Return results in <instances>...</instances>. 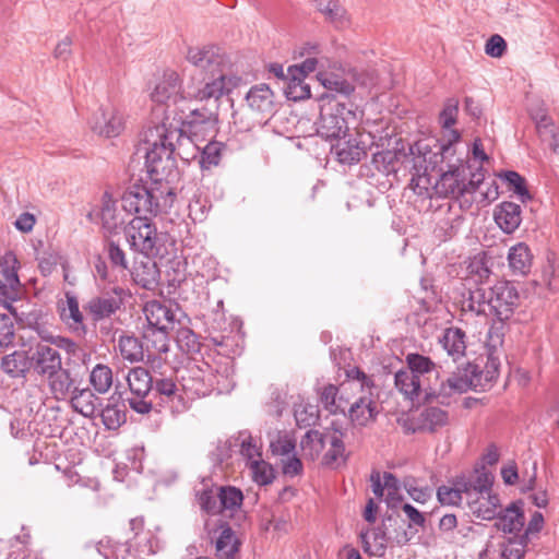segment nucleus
I'll return each instance as SVG.
<instances>
[{"instance_id":"1","label":"nucleus","mask_w":559,"mask_h":559,"mask_svg":"<svg viewBox=\"0 0 559 559\" xmlns=\"http://www.w3.org/2000/svg\"><path fill=\"white\" fill-rule=\"evenodd\" d=\"M143 141L146 145L145 166L154 183L133 185L122 195L124 212L135 216L155 217L173 205L175 193L167 183H163L167 170L174 167L173 155L177 147L192 144L190 138H182L176 128L159 124L145 130Z\"/></svg>"},{"instance_id":"2","label":"nucleus","mask_w":559,"mask_h":559,"mask_svg":"<svg viewBox=\"0 0 559 559\" xmlns=\"http://www.w3.org/2000/svg\"><path fill=\"white\" fill-rule=\"evenodd\" d=\"M461 134L451 130L444 139H421L415 142L419 163L428 162L436 169L433 190L439 197L460 198L474 193L485 179L483 167L471 170L467 156L459 152Z\"/></svg>"},{"instance_id":"3","label":"nucleus","mask_w":559,"mask_h":559,"mask_svg":"<svg viewBox=\"0 0 559 559\" xmlns=\"http://www.w3.org/2000/svg\"><path fill=\"white\" fill-rule=\"evenodd\" d=\"M185 58L194 68L187 83V94L191 99L217 102L241 83L240 76L229 72L228 59L217 46H190Z\"/></svg>"},{"instance_id":"4","label":"nucleus","mask_w":559,"mask_h":559,"mask_svg":"<svg viewBox=\"0 0 559 559\" xmlns=\"http://www.w3.org/2000/svg\"><path fill=\"white\" fill-rule=\"evenodd\" d=\"M497 377L498 364L496 359L489 357L486 370L480 369L476 364L468 362L439 384L424 383L406 369H401L395 373L394 382L396 389L411 401L425 393L427 397H436L445 404L449 403L448 400L451 396L465 393L468 390H486Z\"/></svg>"},{"instance_id":"5","label":"nucleus","mask_w":559,"mask_h":559,"mask_svg":"<svg viewBox=\"0 0 559 559\" xmlns=\"http://www.w3.org/2000/svg\"><path fill=\"white\" fill-rule=\"evenodd\" d=\"M348 380L342 384L343 391H350L354 401H349L347 415L356 426L366 427L373 423L380 413L378 395L374 393V384L359 368H353L347 372Z\"/></svg>"},{"instance_id":"6","label":"nucleus","mask_w":559,"mask_h":559,"mask_svg":"<svg viewBox=\"0 0 559 559\" xmlns=\"http://www.w3.org/2000/svg\"><path fill=\"white\" fill-rule=\"evenodd\" d=\"M321 102L318 134L330 141L347 136L360 119L357 108L352 103H340L329 94L322 95Z\"/></svg>"},{"instance_id":"7","label":"nucleus","mask_w":559,"mask_h":559,"mask_svg":"<svg viewBox=\"0 0 559 559\" xmlns=\"http://www.w3.org/2000/svg\"><path fill=\"white\" fill-rule=\"evenodd\" d=\"M128 242L136 252L145 257L164 258L168 251L166 248V236L157 231L152 218L134 216L126 230Z\"/></svg>"},{"instance_id":"8","label":"nucleus","mask_w":559,"mask_h":559,"mask_svg":"<svg viewBox=\"0 0 559 559\" xmlns=\"http://www.w3.org/2000/svg\"><path fill=\"white\" fill-rule=\"evenodd\" d=\"M150 98L153 103L165 106L164 114L166 117L160 124L165 123L167 128H176L180 133H182L179 128L166 122V120L169 119V108L171 105H177L179 102L187 98L191 99L187 94V87L182 90V80L179 73L171 69L165 70L151 87ZM156 126H159V123L154 124V127ZM151 128H153V126H151ZM148 129L150 127L146 130ZM181 135L182 138H186L183 134Z\"/></svg>"},{"instance_id":"9","label":"nucleus","mask_w":559,"mask_h":559,"mask_svg":"<svg viewBox=\"0 0 559 559\" xmlns=\"http://www.w3.org/2000/svg\"><path fill=\"white\" fill-rule=\"evenodd\" d=\"M181 391L188 397H201L214 391V367L205 361L190 362L180 376Z\"/></svg>"},{"instance_id":"10","label":"nucleus","mask_w":559,"mask_h":559,"mask_svg":"<svg viewBox=\"0 0 559 559\" xmlns=\"http://www.w3.org/2000/svg\"><path fill=\"white\" fill-rule=\"evenodd\" d=\"M153 381L150 371L143 367H134L128 372L127 382L131 392L128 403L134 412L148 414L152 411L153 403L146 397L153 390Z\"/></svg>"},{"instance_id":"11","label":"nucleus","mask_w":559,"mask_h":559,"mask_svg":"<svg viewBox=\"0 0 559 559\" xmlns=\"http://www.w3.org/2000/svg\"><path fill=\"white\" fill-rule=\"evenodd\" d=\"M91 130L104 138H116L126 126L124 112L114 105L100 106L88 119Z\"/></svg>"},{"instance_id":"12","label":"nucleus","mask_w":559,"mask_h":559,"mask_svg":"<svg viewBox=\"0 0 559 559\" xmlns=\"http://www.w3.org/2000/svg\"><path fill=\"white\" fill-rule=\"evenodd\" d=\"M490 302L492 316L499 321L509 320L520 302V294L516 286L508 281L497 282L490 288Z\"/></svg>"},{"instance_id":"13","label":"nucleus","mask_w":559,"mask_h":559,"mask_svg":"<svg viewBox=\"0 0 559 559\" xmlns=\"http://www.w3.org/2000/svg\"><path fill=\"white\" fill-rule=\"evenodd\" d=\"M368 139L369 135L362 132H348L347 136L334 139L336 143L331 146V152L342 164H357L367 155Z\"/></svg>"},{"instance_id":"14","label":"nucleus","mask_w":559,"mask_h":559,"mask_svg":"<svg viewBox=\"0 0 559 559\" xmlns=\"http://www.w3.org/2000/svg\"><path fill=\"white\" fill-rule=\"evenodd\" d=\"M126 295L122 287H114L109 292L92 297L84 306V310L95 322L108 319L121 308Z\"/></svg>"},{"instance_id":"15","label":"nucleus","mask_w":559,"mask_h":559,"mask_svg":"<svg viewBox=\"0 0 559 559\" xmlns=\"http://www.w3.org/2000/svg\"><path fill=\"white\" fill-rule=\"evenodd\" d=\"M31 362L34 372L40 377L53 376L62 368V358L48 343L39 342L31 348Z\"/></svg>"},{"instance_id":"16","label":"nucleus","mask_w":559,"mask_h":559,"mask_svg":"<svg viewBox=\"0 0 559 559\" xmlns=\"http://www.w3.org/2000/svg\"><path fill=\"white\" fill-rule=\"evenodd\" d=\"M178 312L177 305L159 300L147 301L143 307L146 320L143 326L175 329Z\"/></svg>"},{"instance_id":"17","label":"nucleus","mask_w":559,"mask_h":559,"mask_svg":"<svg viewBox=\"0 0 559 559\" xmlns=\"http://www.w3.org/2000/svg\"><path fill=\"white\" fill-rule=\"evenodd\" d=\"M409 152L413 162L411 187L416 194L432 198L436 192L433 190L435 180H432L430 173L436 171V169H432L428 162H417L421 154L415 151V144L411 146Z\"/></svg>"},{"instance_id":"18","label":"nucleus","mask_w":559,"mask_h":559,"mask_svg":"<svg viewBox=\"0 0 559 559\" xmlns=\"http://www.w3.org/2000/svg\"><path fill=\"white\" fill-rule=\"evenodd\" d=\"M525 525V515L522 501L511 502L499 510L493 526L506 535H521Z\"/></svg>"},{"instance_id":"19","label":"nucleus","mask_w":559,"mask_h":559,"mask_svg":"<svg viewBox=\"0 0 559 559\" xmlns=\"http://www.w3.org/2000/svg\"><path fill=\"white\" fill-rule=\"evenodd\" d=\"M347 460L344 444V433L336 428H325V450L322 455V465L336 468Z\"/></svg>"},{"instance_id":"20","label":"nucleus","mask_w":559,"mask_h":559,"mask_svg":"<svg viewBox=\"0 0 559 559\" xmlns=\"http://www.w3.org/2000/svg\"><path fill=\"white\" fill-rule=\"evenodd\" d=\"M245 100L247 107L255 115L265 117L274 110V93L265 83L251 86Z\"/></svg>"},{"instance_id":"21","label":"nucleus","mask_w":559,"mask_h":559,"mask_svg":"<svg viewBox=\"0 0 559 559\" xmlns=\"http://www.w3.org/2000/svg\"><path fill=\"white\" fill-rule=\"evenodd\" d=\"M156 257H145L136 260L131 270V276L138 285L145 289H153L159 280V270L156 262Z\"/></svg>"},{"instance_id":"22","label":"nucleus","mask_w":559,"mask_h":559,"mask_svg":"<svg viewBox=\"0 0 559 559\" xmlns=\"http://www.w3.org/2000/svg\"><path fill=\"white\" fill-rule=\"evenodd\" d=\"M493 218L504 234H512L522 223V209L514 202H502L496 206Z\"/></svg>"},{"instance_id":"23","label":"nucleus","mask_w":559,"mask_h":559,"mask_svg":"<svg viewBox=\"0 0 559 559\" xmlns=\"http://www.w3.org/2000/svg\"><path fill=\"white\" fill-rule=\"evenodd\" d=\"M173 329L142 328V338L147 357H155L169 350V332Z\"/></svg>"},{"instance_id":"24","label":"nucleus","mask_w":559,"mask_h":559,"mask_svg":"<svg viewBox=\"0 0 559 559\" xmlns=\"http://www.w3.org/2000/svg\"><path fill=\"white\" fill-rule=\"evenodd\" d=\"M61 321L73 332H85L83 314L79 307L78 298L70 293L66 294V299L58 305Z\"/></svg>"},{"instance_id":"25","label":"nucleus","mask_w":559,"mask_h":559,"mask_svg":"<svg viewBox=\"0 0 559 559\" xmlns=\"http://www.w3.org/2000/svg\"><path fill=\"white\" fill-rule=\"evenodd\" d=\"M472 513L481 520L492 521L501 509L499 497L496 493L477 495L467 499Z\"/></svg>"},{"instance_id":"26","label":"nucleus","mask_w":559,"mask_h":559,"mask_svg":"<svg viewBox=\"0 0 559 559\" xmlns=\"http://www.w3.org/2000/svg\"><path fill=\"white\" fill-rule=\"evenodd\" d=\"M406 370L413 372L424 383H432L431 379H439V368L429 357L412 353L406 356Z\"/></svg>"},{"instance_id":"27","label":"nucleus","mask_w":559,"mask_h":559,"mask_svg":"<svg viewBox=\"0 0 559 559\" xmlns=\"http://www.w3.org/2000/svg\"><path fill=\"white\" fill-rule=\"evenodd\" d=\"M533 264V254L525 242H518L510 247L508 265L513 275L524 276L530 273Z\"/></svg>"},{"instance_id":"28","label":"nucleus","mask_w":559,"mask_h":559,"mask_svg":"<svg viewBox=\"0 0 559 559\" xmlns=\"http://www.w3.org/2000/svg\"><path fill=\"white\" fill-rule=\"evenodd\" d=\"M69 401L74 412L87 418H92L100 406L99 399L88 388H74Z\"/></svg>"},{"instance_id":"29","label":"nucleus","mask_w":559,"mask_h":559,"mask_svg":"<svg viewBox=\"0 0 559 559\" xmlns=\"http://www.w3.org/2000/svg\"><path fill=\"white\" fill-rule=\"evenodd\" d=\"M465 332L459 328H448L444 330L439 343L447 352L448 356L457 361L465 355L466 350Z\"/></svg>"},{"instance_id":"30","label":"nucleus","mask_w":559,"mask_h":559,"mask_svg":"<svg viewBox=\"0 0 559 559\" xmlns=\"http://www.w3.org/2000/svg\"><path fill=\"white\" fill-rule=\"evenodd\" d=\"M97 215L100 217L104 229L109 233L117 230L124 224V218L118 210L117 201L108 192H105L102 198V206Z\"/></svg>"},{"instance_id":"31","label":"nucleus","mask_w":559,"mask_h":559,"mask_svg":"<svg viewBox=\"0 0 559 559\" xmlns=\"http://www.w3.org/2000/svg\"><path fill=\"white\" fill-rule=\"evenodd\" d=\"M235 447L239 448L240 455L246 465L262 457V442L259 437L252 436L249 430H241L234 438Z\"/></svg>"},{"instance_id":"32","label":"nucleus","mask_w":559,"mask_h":559,"mask_svg":"<svg viewBox=\"0 0 559 559\" xmlns=\"http://www.w3.org/2000/svg\"><path fill=\"white\" fill-rule=\"evenodd\" d=\"M1 368L12 378L24 377L32 369L31 355L25 350H14L2 358Z\"/></svg>"},{"instance_id":"33","label":"nucleus","mask_w":559,"mask_h":559,"mask_svg":"<svg viewBox=\"0 0 559 559\" xmlns=\"http://www.w3.org/2000/svg\"><path fill=\"white\" fill-rule=\"evenodd\" d=\"M462 480L466 484L467 499L477 495H488L491 492L493 476L485 468L476 469L471 476H462Z\"/></svg>"},{"instance_id":"34","label":"nucleus","mask_w":559,"mask_h":559,"mask_svg":"<svg viewBox=\"0 0 559 559\" xmlns=\"http://www.w3.org/2000/svg\"><path fill=\"white\" fill-rule=\"evenodd\" d=\"M51 394L57 401H67L73 391V379L70 371L60 368L53 376L46 377Z\"/></svg>"},{"instance_id":"35","label":"nucleus","mask_w":559,"mask_h":559,"mask_svg":"<svg viewBox=\"0 0 559 559\" xmlns=\"http://www.w3.org/2000/svg\"><path fill=\"white\" fill-rule=\"evenodd\" d=\"M360 539L365 552L376 557L384 556L389 538L382 527L361 532Z\"/></svg>"},{"instance_id":"36","label":"nucleus","mask_w":559,"mask_h":559,"mask_svg":"<svg viewBox=\"0 0 559 559\" xmlns=\"http://www.w3.org/2000/svg\"><path fill=\"white\" fill-rule=\"evenodd\" d=\"M129 524L130 530L134 533L133 538L136 540V550L143 555H154L157 540L150 532H144V519H131Z\"/></svg>"},{"instance_id":"37","label":"nucleus","mask_w":559,"mask_h":559,"mask_svg":"<svg viewBox=\"0 0 559 559\" xmlns=\"http://www.w3.org/2000/svg\"><path fill=\"white\" fill-rule=\"evenodd\" d=\"M304 456L311 461L322 457L323 451L325 450V429L308 430L300 441Z\"/></svg>"},{"instance_id":"38","label":"nucleus","mask_w":559,"mask_h":559,"mask_svg":"<svg viewBox=\"0 0 559 559\" xmlns=\"http://www.w3.org/2000/svg\"><path fill=\"white\" fill-rule=\"evenodd\" d=\"M466 489V484L462 480V477H457L451 486H440L437 490V498L443 506H457L461 503L464 496L467 500Z\"/></svg>"},{"instance_id":"39","label":"nucleus","mask_w":559,"mask_h":559,"mask_svg":"<svg viewBox=\"0 0 559 559\" xmlns=\"http://www.w3.org/2000/svg\"><path fill=\"white\" fill-rule=\"evenodd\" d=\"M270 451L272 455L278 457L289 456L296 451V439L289 431H276L270 433Z\"/></svg>"},{"instance_id":"40","label":"nucleus","mask_w":559,"mask_h":559,"mask_svg":"<svg viewBox=\"0 0 559 559\" xmlns=\"http://www.w3.org/2000/svg\"><path fill=\"white\" fill-rule=\"evenodd\" d=\"M239 540L229 526H223L216 539V556L218 559H233L238 552Z\"/></svg>"},{"instance_id":"41","label":"nucleus","mask_w":559,"mask_h":559,"mask_svg":"<svg viewBox=\"0 0 559 559\" xmlns=\"http://www.w3.org/2000/svg\"><path fill=\"white\" fill-rule=\"evenodd\" d=\"M418 420L423 430L435 431L448 424V413L439 407L429 406L420 412Z\"/></svg>"},{"instance_id":"42","label":"nucleus","mask_w":559,"mask_h":559,"mask_svg":"<svg viewBox=\"0 0 559 559\" xmlns=\"http://www.w3.org/2000/svg\"><path fill=\"white\" fill-rule=\"evenodd\" d=\"M118 347L121 357L131 364L144 359V345L134 336H121L118 342Z\"/></svg>"},{"instance_id":"43","label":"nucleus","mask_w":559,"mask_h":559,"mask_svg":"<svg viewBox=\"0 0 559 559\" xmlns=\"http://www.w3.org/2000/svg\"><path fill=\"white\" fill-rule=\"evenodd\" d=\"M235 370L231 361H226L214 368V390L217 393H228L235 386Z\"/></svg>"},{"instance_id":"44","label":"nucleus","mask_w":559,"mask_h":559,"mask_svg":"<svg viewBox=\"0 0 559 559\" xmlns=\"http://www.w3.org/2000/svg\"><path fill=\"white\" fill-rule=\"evenodd\" d=\"M465 306L469 311H473L478 316L492 314L490 290L486 292L484 288L471 290L468 299L465 301Z\"/></svg>"},{"instance_id":"45","label":"nucleus","mask_w":559,"mask_h":559,"mask_svg":"<svg viewBox=\"0 0 559 559\" xmlns=\"http://www.w3.org/2000/svg\"><path fill=\"white\" fill-rule=\"evenodd\" d=\"M132 544L126 543H112L110 539H102L97 544V551L105 559H129L131 557Z\"/></svg>"},{"instance_id":"46","label":"nucleus","mask_w":559,"mask_h":559,"mask_svg":"<svg viewBox=\"0 0 559 559\" xmlns=\"http://www.w3.org/2000/svg\"><path fill=\"white\" fill-rule=\"evenodd\" d=\"M226 145L219 141H210L201 151L200 167L202 170L218 166Z\"/></svg>"},{"instance_id":"47","label":"nucleus","mask_w":559,"mask_h":559,"mask_svg":"<svg viewBox=\"0 0 559 559\" xmlns=\"http://www.w3.org/2000/svg\"><path fill=\"white\" fill-rule=\"evenodd\" d=\"M250 471L252 480L259 486H267L275 479L273 466L262 457L246 465Z\"/></svg>"},{"instance_id":"48","label":"nucleus","mask_w":559,"mask_h":559,"mask_svg":"<svg viewBox=\"0 0 559 559\" xmlns=\"http://www.w3.org/2000/svg\"><path fill=\"white\" fill-rule=\"evenodd\" d=\"M527 544L526 535H509L501 545V557L504 559H522Z\"/></svg>"},{"instance_id":"49","label":"nucleus","mask_w":559,"mask_h":559,"mask_svg":"<svg viewBox=\"0 0 559 559\" xmlns=\"http://www.w3.org/2000/svg\"><path fill=\"white\" fill-rule=\"evenodd\" d=\"M305 79L304 76L287 72L288 82L285 87V95L288 99L298 102L311 96L310 86L305 82Z\"/></svg>"},{"instance_id":"50","label":"nucleus","mask_w":559,"mask_h":559,"mask_svg":"<svg viewBox=\"0 0 559 559\" xmlns=\"http://www.w3.org/2000/svg\"><path fill=\"white\" fill-rule=\"evenodd\" d=\"M90 382L99 393L105 394L112 385V370L104 364H97L91 371Z\"/></svg>"},{"instance_id":"51","label":"nucleus","mask_w":559,"mask_h":559,"mask_svg":"<svg viewBox=\"0 0 559 559\" xmlns=\"http://www.w3.org/2000/svg\"><path fill=\"white\" fill-rule=\"evenodd\" d=\"M219 512L234 511L241 507L243 495L240 489L231 486L221 487L217 492Z\"/></svg>"},{"instance_id":"52","label":"nucleus","mask_w":559,"mask_h":559,"mask_svg":"<svg viewBox=\"0 0 559 559\" xmlns=\"http://www.w3.org/2000/svg\"><path fill=\"white\" fill-rule=\"evenodd\" d=\"M153 390L164 397L165 401L174 402L175 400H181L179 394L181 386L175 382L170 377L156 378L153 381Z\"/></svg>"},{"instance_id":"53","label":"nucleus","mask_w":559,"mask_h":559,"mask_svg":"<svg viewBox=\"0 0 559 559\" xmlns=\"http://www.w3.org/2000/svg\"><path fill=\"white\" fill-rule=\"evenodd\" d=\"M38 334L43 342L48 343L49 346L53 345L57 348L64 350L69 356L74 357L80 350V346L69 337L55 335L45 330L40 331Z\"/></svg>"},{"instance_id":"54","label":"nucleus","mask_w":559,"mask_h":559,"mask_svg":"<svg viewBox=\"0 0 559 559\" xmlns=\"http://www.w3.org/2000/svg\"><path fill=\"white\" fill-rule=\"evenodd\" d=\"M460 224L461 218L459 216L452 217L451 215H448L438 219L433 229L435 237L439 241H447L451 239L456 235Z\"/></svg>"},{"instance_id":"55","label":"nucleus","mask_w":559,"mask_h":559,"mask_svg":"<svg viewBox=\"0 0 559 559\" xmlns=\"http://www.w3.org/2000/svg\"><path fill=\"white\" fill-rule=\"evenodd\" d=\"M0 270L4 281L21 287V282L17 275L19 261L13 252H5L0 258Z\"/></svg>"},{"instance_id":"56","label":"nucleus","mask_w":559,"mask_h":559,"mask_svg":"<svg viewBox=\"0 0 559 559\" xmlns=\"http://www.w3.org/2000/svg\"><path fill=\"white\" fill-rule=\"evenodd\" d=\"M319 81L330 92H336L344 96H349L354 92V86L347 80L334 74L320 73Z\"/></svg>"},{"instance_id":"57","label":"nucleus","mask_w":559,"mask_h":559,"mask_svg":"<svg viewBox=\"0 0 559 559\" xmlns=\"http://www.w3.org/2000/svg\"><path fill=\"white\" fill-rule=\"evenodd\" d=\"M100 416L103 424L109 430H115L126 423V413L117 404L107 405L102 409Z\"/></svg>"},{"instance_id":"58","label":"nucleus","mask_w":559,"mask_h":559,"mask_svg":"<svg viewBox=\"0 0 559 559\" xmlns=\"http://www.w3.org/2000/svg\"><path fill=\"white\" fill-rule=\"evenodd\" d=\"M318 9L331 22L342 23L346 20V10L338 0H322Z\"/></svg>"},{"instance_id":"59","label":"nucleus","mask_w":559,"mask_h":559,"mask_svg":"<svg viewBox=\"0 0 559 559\" xmlns=\"http://www.w3.org/2000/svg\"><path fill=\"white\" fill-rule=\"evenodd\" d=\"M500 177L508 183L509 188L513 190L521 201L525 202L531 199L525 186V179L519 173L509 170L503 173Z\"/></svg>"},{"instance_id":"60","label":"nucleus","mask_w":559,"mask_h":559,"mask_svg":"<svg viewBox=\"0 0 559 559\" xmlns=\"http://www.w3.org/2000/svg\"><path fill=\"white\" fill-rule=\"evenodd\" d=\"M457 111H459L457 102L454 99L448 100L447 104L444 105V108L440 112V117H439L442 128L447 129V131L440 139L447 138L449 132L451 130H453L452 127L456 122Z\"/></svg>"},{"instance_id":"61","label":"nucleus","mask_w":559,"mask_h":559,"mask_svg":"<svg viewBox=\"0 0 559 559\" xmlns=\"http://www.w3.org/2000/svg\"><path fill=\"white\" fill-rule=\"evenodd\" d=\"M297 424L300 427H308L313 425L318 419V412L316 406L310 404H298L295 406L294 412Z\"/></svg>"},{"instance_id":"62","label":"nucleus","mask_w":559,"mask_h":559,"mask_svg":"<svg viewBox=\"0 0 559 559\" xmlns=\"http://www.w3.org/2000/svg\"><path fill=\"white\" fill-rule=\"evenodd\" d=\"M15 329L13 320L5 313H0V347L5 348L13 344Z\"/></svg>"},{"instance_id":"63","label":"nucleus","mask_w":559,"mask_h":559,"mask_svg":"<svg viewBox=\"0 0 559 559\" xmlns=\"http://www.w3.org/2000/svg\"><path fill=\"white\" fill-rule=\"evenodd\" d=\"M341 393V388L333 384L325 385L320 394V401L324 408L331 414H338L340 406L335 405V399Z\"/></svg>"},{"instance_id":"64","label":"nucleus","mask_w":559,"mask_h":559,"mask_svg":"<svg viewBox=\"0 0 559 559\" xmlns=\"http://www.w3.org/2000/svg\"><path fill=\"white\" fill-rule=\"evenodd\" d=\"M282 472L285 476L295 477L302 473V463L297 456L296 451L289 456L281 459Z\"/></svg>"}]
</instances>
